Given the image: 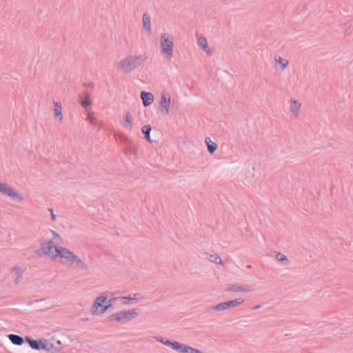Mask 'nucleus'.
<instances>
[{
  "label": "nucleus",
  "instance_id": "1",
  "mask_svg": "<svg viewBox=\"0 0 353 353\" xmlns=\"http://www.w3.org/2000/svg\"><path fill=\"white\" fill-rule=\"evenodd\" d=\"M39 255L70 267L86 269L87 265L77 254L65 247L57 245L51 239L41 242L38 250Z\"/></svg>",
  "mask_w": 353,
  "mask_h": 353
},
{
  "label": "nucleus",
  "instance_id": "2",
  "mask_svg": "<svg viewBox=\"0 0 353 353\" xmlns=\"http://www.w3.org/2000/svg\"><path fill=\"white\" fill-rule=\"evenodd\" d=\"M39 255L70 267L86 269L87 265L77 254L65 247L57 245L51 239L41 242L38 250Z\"/></svg>",
  "mask_w": 353,
  "mask_h": 353
},
{
  "label": "nucleus",
  "instance_id": "3",
  "mask_svg": "<svg viewBox=\"0 0 353 353\" xmlns=\"http://www.w3.org/2000/svg\"><path fill=\"white\" fill-rule=\"evenodd\" d=\"M143 55H128L115 63V68L123 72H130L145 61Z\"/></svg>",
  "mask_w": 353,
  "mask_h": 353
},
{
  "label": "nucleus",
  "instance_id": "4",
  "mask_svg": "<svg viewBox=\"0 0 353 353\" xmlns=\"http://www.w3.org/2000/svg\"><path fill=\"white\" fill-rule=\"evenodd\" d=\"M112 306L111 300L106 293H101L94 300L90 312L94 316H102Z\"/></svg>",
  "mask_w": 353,
  "mask_h": 353
},
{
  "label": "nucleus",
  "instance_id": "5",
  "mask_svg": "<svg viewBox=\"0 0 353 353\" xmlns=\"http://www.w3.org/2000/svg\"><path fill=\"white\" fill-rule=\"evenodd\" d=\"M161 55L167 61H170L174 54V38L168 32H162L159 41Z\"/></svg>",
  "mask_w": 353,
  "mask_h": 353
},
{
  "label": "nucleus",
  "instance_id": "6",
  "mask_svg": "<svg viewBox=\"0 0 353 353\" xmlns=\"http://www.w3.org/2000/svg\"><path fill=\"white\" fill-rule=\"evenodd\" d=\"M140 313L139 309L121 310L108 316V321L112 323H125L135 319Z\"/></svg>",
  "mask_w": 353,
  "mask_h": 353
},
{
  "label": "nucleus",
  "instance_id": "7",
  "mask_svg": "<svg viewBox=\"0 0 353 353\" xmlns=\"http://www.w3.org/2000/svg\"><path fill=\"white\" fill-rule=\"evenodd\" d=\"M302 103L300 100L295 98H290L288 101V110L291 117L298 119L301 114Z\"/></svg>",
  "mask_w": 353,
  "mask_h": 353
},
{
  "label": "nucleus",
  "instance_id": "8",
  "mask_svg": "<svg viewBox=\"0 0 353 353\" xmlns=\"http://www.w3.org/2000/svg\"><path fill=\"white\" fill-rule=\"evenodd\" d=\"M244 302V299L243 298H237L233 300H230L228 301L223 302L219 304H217L212 307V310L216 311H223L230 310L231 308H234L238 307L241 305Z\"/></svg>",
  "mask_w": 353,
  "mask_h": 353
},
{
  "label": "nucleus",
  "instance_id": "9",
  "mask_svg": "<svg viewBox=\"0 0 353 353\" xmlns=\"http://www.w3.org/2000/svg\"><path fill=\"white\" fill-rule=\"evenodd\" d=\"M0 192L13 199L19 201L23 200L21 194L16 189L5 183L0 182Z\"/></svg>",
  "mask_w": 353,
  "mask_h": 353
},
{
  "label": "nucleus",
  "instance_id": "10",
  "mask_svg": "<svg viewBox=\"0 0 353 353\" xmlns=\"http://www.w3.org/2000/svg\"><path fill=\"white\" fill-rule=\"evenodd\" d=\"M28 341L30 346L34 350H44L50 351L53 348V345L45 339H42L38 341L28 339Z\"/></svg>",
  "mask_w": 353,
  "mask_h": 353
},
{
  "label": "nucleus",
  "instance_id": "11",
  "mask_svg": "<svg viewBox=\"0 0 353 353\" xmlns=\"http://www.w3.org/2000/svg\"><path fill=\"white\" fill-rule=\"evenodd\" d=\"M170 104H171L170 94L165 91H163L161 93V96H160L159 106H160L161 110L165 114L170 113Z\"/></svg>",
  "mask_w": 353,
  "mask_h": 353
},
{
  "label": "nucleus",
  "instance_id": "12",
  "mask_svg": "<svg viewBox=\"0 0 353 353\" xmlns=\"http://www.w3.org/2000/svg\"><path fill=\"white\" fill-rule=\"evenodd\" d=\"M274 63L275 68L279 71L285 70L289 65V60L279 54L274 55Z\"/></svg>",
  "mask_w": 353,
  "mask_h": 353
},
{
  "label": "nucleus",
  "instance_id": "13",
  "mask_svg": "<svg viewBox=\"0 0 353 353\" xmlns=\"http://www.w3.org/2000/svg\"><path fill=\"white\" fill-rule=\"evenodd\" d=\"M143 298V296L139 293H132L127 296H122L120 299L124 305H130L141 301Z\"/></svg>",
  "mask_w": 353,
  "mask_h": 353
},
{
  "label": "nucleus",
  "instance_id": "14",
  "mask_svg": "<svg viewBox=\"0 0 353 353\" xmlns=\"http://www.w3.org/2000/svg\"><path fill=\"white\" fill-rule=\"evenodd\" d=\"M196 41L199 46L207 54H211L212 50L208 45V40L203 35H197Z\"/></svg>",
  "mask_w": 353,
  "mask_h": 353
},
{
  "label": "nucleus",
  "instance_id": "15",
  "mask_svg": "<svg viewBox=\"0 0 353 353\" xmlns=\"http://www.w3.org/2000/svg\"><path fill=\"white\" fill-rule=\"evenodd\" d=\"M53 106H54V118L55 121L58 122H61L63 119V116L62 113V106L61 105L57 102L54 101L53 102Z\"/></svg>",
  "mask_w": 353,
  "mask_h": 353
},
{
  "label": "nucleus",
  "instance_id": "16",
  "mask_svg": "<svg viewBox=\"0 0 353 353\" xmlns=\"http://www.w3.org/2000/svg\"><path fill=\"white\" fill-rule=\"evenodd\" d=\"M141 98L145 107L151 105L154 102V95L151 92L142 91L141 92Z\"/></svg>",
  "mask_w": 353,
  "mask_h": 353
},
{
  "label": "nucleus",
  "instance_id": "17",
  "mask_svg": "<svg viewBox=\"0 0 353 353\" xmlns=\"http://www.w3.org/2000/svg\"><path fill=\"white\" fill-rule=\"evenodd\" d=\"M10 273L14 278V282L15 284H19L21 281L23 272L19 267H13L10 269Z\"/></svg>",
  "mask_w": 353,
  "mask_h": 353
},
{
  "label": "nucleus",
  "instance_id": "18",
  "mask_svg": "<svg viewBox=\"0 0 353 353\" xmlns=\"http://www.w3.org/2000/svg\"><path fill=\"white\" fill-rule=\"evenodd\" d=\"M143 29L146 34H150L152 31L151 19L148 14L143 15Z\"/></svg>",
  "mask_w": 353,
  "mask_h": 353
},
{
  "label": "nucleus",
  "instance_id": "19",
  "mask_svg": "<svg viewBox=\"0 0 353 353\" xmlns=\"http://www.w3.org/2000/svg\"><path fill=\"white\" fill-rule=\"evenodd\" d=\"M205 143L208 148V151L210 154H213L217 149V145L210 138L207 137L205 139Z\"/></svg>",
  "mask_w": 353,
  "mask_h": 353
},
{
  "label": "nucleus",
  "instance_id": "20",
  "mask_svg": "<svg viewBox=\"0 0 353 353\" xmlns=\"http://www.w3.org/2000/svg\"><path fill=\"white\" fill-rule=\"evenodd\" d=\"M8 338L14 345H21L23 344V339L20 336L11 334L8 335Z\"/></svg>",
  "mask_w": 353,
  "mask_h": 353
},
{
  "label": "nucleus",
  "instance_id": "21",
  "mask_svg": "<svg viewBox=\"0 0 353 353\" xmlns=\"http://www.w3.org/2000/svg\"><path fill=\"white\" fill-rule=\"evenodd\" d=\"M123 126L125 128L132 130L133 128L132 121L131 119V116L129 113L126 114L124 121H123Z\"/></svg>",
  "mask_w": 353,
  "mask_h": 353
},
{
  "label": "nucleus",
  "instance_id": "22",
  "mask_svg": "<svg viewBox=\"0 0 353 353\" xmlns=\"http://www.w3.org/2000/svg\"><path fill=\"white\" fill-rule=\"evenodd\" d=\"M79 102L83 107L85 108L87 106L91 105L92 101L88 94H85L80 99Z\"/></svg>",
  "mask_w": 353,
  "mask_h": 353
},
{
  "label": "nucleus",
  "instance_id": "23",
  "mask_svg": "<svg viewBox=\"0 0 353 353\" xmlns=\"http://www.w3.org/2000/svg\"><path fill=\"white\" fill-rule=\"evenodd\" d=\"M142 132L143 133L145 139L149 141H151L150 132L151 131V128L150 125H144L141 129Z\"/></svg>",
  "mask_w": 353,
  "mask_h": 353
},
{
  "label": "nucleus",
  "instance_id": "24",
  "mask_svg": "<svg viewBox=\"0 0 353 353\" xmlns=\"http://www.w3.org/2000/svg\"><path fill=\"white\" fill-rule=\"evenodd\" d=\"M230 290L233 292H248L250 291V289L241 285H233L230 288Z\"/></svg>",
  "mask_w": 353,
  "mask_h": 353
},
{
  "label": "nucleus",
  "instance_id": "25",
  "mask_svg": "<svg viewBox=\"0 0 353 353\" xmlns=\"http://www.w3.org/2000/svg\"><path fill=\"white\" fill-rule=\"evenodd\" d=\"M209 260L211 262H213V263H215L217 264H220L222 263V260H221V257L219 256H218L217 254L211 255L209 258Z\"/></svg>",
  "mask_w": 353,
  "mask_h": 353
},
{
  "label": "nucleus",
  "instance_id": "26",
  "mask_svg": "<svg viewBox=\"0 0 353 353\" xmlns=\"http://www.w3.org/2000/svg\"><path fill=\"white\" fill-rule=\"evenodd\" d=\"M275 257L279 261H285L287 260L285 255L280 252L276 254Z\"/></svg>",
  "mask_w": 353,
  "mask_h": 353
},
{
  "label": "nucleus",
  "instance_id": "27",
  "mask_svg": "<svg viewBox=\"0 0 353 353\" xmlns=\"http://www.w3.org/2000/svg\"><path fill=\"white\" fill-rule=\"evenodd\" d=\"M157 340L168 346H170V345L168 344L167 343H174V341H164L163 339H159V338H158Z\"/></svg>",
  "mask_w": 353,
  "mask_h": 353
},
{
  "label": "nucleus",
  "instance_id": "28",
  "mask_svg": "<svg viewBox=\"0 0 353 353\" xmlns=\"http://www.w3.org/2000/svg\"><path fill=\"white\" fill-rule=\"evenodd\" d=\"M51 232H52V234L54 238L60 239V235L59 234V233H57V232L53 231V230H52Z\"/></svg>",
  "mask_w": 353,
  "mask_h": 353
},
{
  "label": "nucleus",
  "instance_id": "29",
  "mask_svg": "<svg viewBox=\"0 0 353 353\" xmlns=\"http://www.w3.org/2000/svg\"><path fill=\"white\" fill-rule=\"evenodd\" d=\"M50 214H51V219L52 221H54L56 220V215L54 214L53 210L52 209H50Z\"/></svg>",
  "mask_w": 353,
  "mask_h": 353
}]
</instances>
